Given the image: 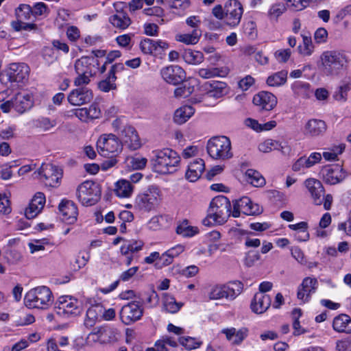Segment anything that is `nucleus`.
Segmentation results:
<instances>
[{
	"instance_id": "1",
	"label": "nucleus",
	"mask_w": 351,
	"mask_h": 351,
	"mask_svg": "<svg viewBox=\"0 0 351 351\" xmlns=\"http://www.w3.org/2000/svg\"><path fill=\"white\" fill-rule=\"evenodd\" d=\"M180 162L178 153L169 148L152 152L151 163L155 172L160 174L172 173L177 170Z\"/></svg>"
},
{
	"instance_id": "2",
	"label": "nucleus",
	"mask_w": 351,
	"mask_h": 351,
	"mask_svg": "<svg viewBox=\"0 0 351 351\" xmlns=\"http://www.w3.org/2000/svg\"><path fill=\"white\" fill-rule=\"evenodd\" d=\"M231 215V204L223 195H219L212 199L207 210L206 217L202 220L205 226L223 224Z\"/></svg>"
},
{
	"instance_id": "3",
	"label": "nucleus",
	"mask_w": 351,
	"mask_h": 351,
	"mask_svg": "<svg viewBox=\"0 0 351 351\" xmlns=\"http://www.w3.org/2000/svg\"><path fill=\"white\" fill-rule=\"evenodd\" d=\"M99 62L94 57L82 56L77 59L74 64L77 76L73 80L75 86L88 85L90 78L93 77L97 71Z\"/></svg>"
},
{
	"instance_id": "4",
	"label": "nucleus",
	"mask_w": 351,
	"mask_h": 351,
	"mask_svg": "<svg viewBox=\"0 0 351 351\" xmlns=\"http://www.w3.org/2000/svg\"><path fill=\"white\" fill-rule=\"evenodd\" d=\"M53 301L52 292L46 286H39L30 289L24 298L25 306L29 308L46 309Z\"/></svg>"
},
{
	"instance_id": "5",
	"label": "nucleus",
	"mask_w": 351,
	"mask_h": 351,
	"mask_svg": "<svg viewBox=\"0 0 351 351\" xmlns=\"http://www.w3.org/2000/svg\"><path fill=\"white\" fill-rule=\"evenodd\" d=\"M322 71L326 75H337L348 62V57L341 51H326L320 56Z\"/></svg>"
},
{
	"instance_id": "6",
	"label": "nucleus",
	"mask_w": 351,
	"mask_h": 351,
	"mask_svg": "<svg viewBox=\"0 0 351 351\" xmlns=\"http://www.w3.org/2000/svg\"><path fill=\"white\" fill-rule=\"evenodd\" d=\"M159 202L160 190L158 186L152 185L136 195L134 208L139 212L149 213L154 210Z\"/></svg>"
},
{
	"instance_id": "7",
	"label": "nucleus",
	"mask_w": 351,
	"mask_h": 351,
	"mask_svg": "<svg viewBox=\"0 0 351 351\" xmlns=\"http://www.w3.org/2000/svg\"><path fill=\"white\" fill-rule=\"evenodd\" d=\"M206 148L209 156L215 160H225L233 156L230 140L225 136L211 138L208 141Z\"/></svg>"
},
{
	"instance_id": "8",
	"label": "nucleus",
	"mask_w": 351,
	"mask_h": 351,
	"mask_svg": "<svg viewBox=\"0 0 351 351\" xmlns=\"http://www.w3.org/2000/svg\"><path fill=\"white\" fill-rule=\"evenodd\" d=\"M77 197L84 206L94 205L100 199L101 188L96 182L85 181L78 186Z\"/></svg>"
},
{
	"instance_id": "9",
	"label": "nucleus",
	"mask_w": 351,
	"mask_h": 351,
	"mask_svg": "<svg viewBox=\"0 0 351 351\" xmlns=\"http://www.w3.org/2000/svg\"><path fill=\"white\" fill-rule=\"evenodd\" d=\"M35 173L47 186L57 187L62 177V170L58 167L47 163L43 164Z\"/></svg>"
},
{
	"instance_id": "10",
	"label": "nucleus",
	"mask_w": 351,
	"mask_h": 351,
	"mask_svg": "<svg viewBox=\"0 0 351 351\" xmlns=\"http://www.w3.org/2000/svg\"><path fill=\"white\" fill-rule=\"evenodd\" d=\"M15 13L16 20L11 22V26L15 31H36L38 29L36 24L25 22V21L30 20L32 16H33L32 9L30 5L21 4L16 9Z\"/></svg>"
},
{
	"instance_id": "11",
	"label": "nucleus",
	"mask_w": 351,
	"mask_h": 351,
	"mask_svg": "<svg viewBox=\"0 0 351 351\" xmlns=\"http://www.w3.org/2000/svg\"><path fill=\"white\" fill-rule=\"evenodd\" d=\"M99 154L104 157H110V154H117L122 150V144L118 137L113 134L101 136L97 143Z\"/></svg>"
},
{
	"instance_id": "12",
	"label": "nucleus",
	"mask_w": 351,
	"mask_h": 351,
	"mask_svg": "<svg viewBox=\"0 0 351 351\" xmlns=\"http://www.w3.org/2000/svg\"><path fill=\"white\" fill-rule=\"evenodd\" d=\"M243 13V8L239 1L228 0L225 3L224 23L230 27L238 26Z\"/></svg>"
},
{
	"instance_id": "13",
	"label": "nucleus",
	"mask_w": 351,
	"mask_h": 351,
	"mask_svg": "<svg viewBox=\"0 0 351 351\" xmlns=\"http://www.w3.org/2000/svg\"><path fill=\"white\" fill-rule=\"evenodd\" d=\"M143 315V308L141 302L132 301L124 305L120 311L121 322L125 325H130L139 320Z\"/></svg>"
},
{
	"instance_id": "14",
	"label": "nucleus",
	"mask_w": 351,
	"mask_h": 351,
	"mask_svg": "<svg viewBox=\"0 0 351 351\" xmlns=\"http://www.w3.org/2000/svg\"><path fill=\"white\" fill-rule=\"evenodd\" d=\"M263 212V208L257 204H254L248 197H243L233 204L232 215L238 217L242 213L247 215H257Z\"/></svg>"
},
{
	"instance_id": "15",
	"label": "nucleus",
	"mask_w": 351,
	"mask_h": 351,
	"mask_svg": "<svg viewBox=\"0 0 351 351\" xmlns=\"http://www.w3.org/2000/svg\"><path fill=\"white\" fill-rule=\"evenodd\" d=\"M86 85L77 86L67 96L69 103L72 106H82L90 103L93 99V90Z\"/></svg>"
},
{
	"instance_id": "16",
	"label": "nucleus",
	"mask_w": 351,
	"mask_h": 351,
	"mask_svg": "<svg viewBox=\"0 0 351 351\" xmlns=\"http://www.w3.org/2000/svg\"><path fill=\"white\" fill-rule=\"evenodd\" d=\"M321 173L324 182L330 185L341 182L347 176L343 169L338 165L324 167L322 169Z\"/></svg>"
},
{
	"instance_id": "17",
	"label": "nucleus",
	"mask_w": 351,
	"mask_h": 351,
	"mask_svg": "<svg viewBox=\"0 0 351 351\" xmlns=\"http://www.w3.org/2000/svg\"><path fill=\"white\" fill-rule=\"evenodd\" d=\"M317 278L306 277L298 287L297 298L303 303L308 302L312 294L315 293L318 288Z\"/></svg>"
},
{
	"instance_id": "18",
	"label": "nucleus",
	"mask_w": 351,
	"mask_h": 351,
	"mask_svg": "<svg viewBox=\"0 0 351 351\" xmlns=\"http://www.w3.org/2000/svg\"><path fill=\"white\" fill-rule=\"evenodd\" d=\"M160 74L165 82L173 85L183 82L186 78L185 71L178 65H171L162 69Z\"/></svg>"
},
{
	"instance_id": "19",
	"label": "nucleus",
	"mask_w": 351,
	"mask_h": 351,
	"mask_svg": "<svg viewBox=\"0 0 351 351\" xmlns=\"http://www.w3.org/2000/svg\"><path fill=\"white\" fill-rule=\"evenodd\" d=\"M124 69V65L122 63H116L112 65L108 71V76L98 83V88L104 93L117 89L115 84L117 80L116 73L123 71Z\"/></svg>"
},
{
	"instance_id": "20",
	"label": "nucleus",
	"mask_w": 351,
	"mask_h": 351,
	"mask_svg": "<svg viewBox=\"0 0 351 351\" xmlns=\"http://www.w3.org/2000/svg\"><path fill=\"white\" fill-rule=\"evenodd\" d=\"M29 68L25 63H12L7 71L9 81L16 83H23L27 80Z\"/></svg>"
},
{
	"instance_id": "21",
	"label": "nucleus",
	"mask_w": 351,
	"mask_h": 351,
	"mask_svg": "<svg viewBox=\"0 0 351 351\" xmlns=\"http://www.w3.org/2000/svg\"><path fill=\"white\" fill-rule=\"evenodd\" d=\"M119 137L130 149L136 150L141 147L140 138L135 128L130 125L122 129Z\"/></svg>"
},
{
	"instance_id": "22",
	"label": "nucleus",
	"mask_w": 351,
	"mask_h": 351,
	"mask_svg": "<svg viewBox=\"0 0 351 351\" xmlns=\"http://www.w3.org/2000/svg\"><path fill=\"white\" fill-rule=\"evenodd\" d=\"M304 184L313 199V203L316 205H321L323 203L324 188L322 182L315 178L306 179Z\"/></svg>"
},
{
	"instance_id": "23",
	"label": "nucleus",
	"mask_w": 351,
	"mask_h": 351,
	"mask_svg": "<svg viewBox=\"0 0 351 351\" xmlns=\"http://www.w3.org/2000/svg\"><path fill=\"white\" fill-rule=\"evenodd\" d=\"M59 210L62 215V220L67 223H74L78 215L76 204L71 200L64 199L59 204Z\"/></svg>"
},
{
	"instance_id": "24",
	"label": "nucleus",
	"mask_w": 351,
	"mask_h": 351,
	"mask_svg": "<svg viewBox=\"0 0 351 351\" xmlns=\"http://www.w3.org/2000/svg\"><path fill=\"white\" fill-rule=\"evenodd\" d=\"M327 125L325 121L317 119H309L304 127V134L309 137L323 136L326 132Z\"/></svg>"
},
{
	"instance_id": "25",
	"label": "nucleus",
	"mask_w": 351,
	"mask_h": 351,
	"mask_svg": "<svg viewBox=\"0 0 351 351\" xmlns=\"http://www.w3.org/2000/svg\"><path fill=\"white\" fill-rule=\"evenodd\" d=\"M253 103L263 110H271L276 106L277 99L269 92L261 91L254 96Z\"/></svg>"
},
{
	"instance_id": "26",
	"label": "nucleus",
	"mask_w": 351,
	"mask_h": 351,
	"mask_svg": "<svg viewBox=\"0 0 351 351\" xmlns=\"http://www.w3.org/2000/svg\"><path fill=\"white\" fill-rule=\"evenodd\" d=\"M271 302L269 295L263 293H256L250 304L252 311L257 314L265 313L270 306Z\"/></svg>"
},
{
	"instance_id": "27",
	"label": "nucleus",
	"mask_w": 351,
	"mask_h": 351,
	"mask_svg": "<svg viewBox=\"0 0 351 351\" xmlns=\"http://www.w3.org/2000/svg\"><path fill=\"white\" fill-rule=\"evenodd\" d=\"M221 333L225 335L226 339L231 341L232 344L240 345L248 336L249 330L245 327H242L239 330L231 327L222 329Z\"/></svg>"
},
{
	"instance_id": "28",
	"label": "nucleus",
	"mask_w": 351,
	"mask_h": 351,
	"mask_svg": "<svg viewBox=\"0 0 351 351\" xmlns=\"http://www.w3.org/2000/svg\"><path fill=\"white\" fill-rule=\"evenodd\" d=\"M12 108L19 114H23L33 106L32 97L29 94L17 93L12 99Z\"/></svg>"
},
{
	"instance_id": "29",
	"label": "nucleus",
	"mask_w": 351,
	"mask_h": 351,
	"mask_svg": "<svg viewBox=\"0 0 351 351\" xmlns=\"http://www.w3.org/2000/svg\"><path fill=\"white\" fill-rule=\"evenodd\" d=\"M204 169V161L201 158H196L188 165L185 178L189 182H195L200 178Z\"/></svg>"
},
{
	"instance_id": "30",
	"label": "nucleus",
	"mask_w": 351,
	"mask_h": 351,
	"mask_svg": "<svg viewBox=\"0 0 351 351\" xmlns=\"http://www.w3.org/2000/svg\"><path fill=\"white\" fill-rule=\"evenodd\" d=\"M59 308L62 309L63 313L67 315L75 316L81 313L77 300L70 296H64L60 298Z\"/></svg>"
},
{
	"instance_id": "31",
	"label": "nucleus",
	"mask_w": 351,
	"mask_h": 351,
	"mask_svg": "<svg viewBox=\"0 0 351 351\" xmlns=\"http://www.w3.org/2000/svg\"><path fill=\"white\" fill-rule=\"evenodd\" d=\"M332 328L337 332L351 333V318L346 314L336 316L332 321Z\"/></svg>"
},
{
	"instance_id": "32",
	"label": "nucleus",
	"mask_w": 351,
	"mask_h": 351,
	"mask_svg": "<svg viewBox=\"0 0 351 351\" xmlns=\"http://www.w3.org/2000/svg\"><path fill=\"white\" fill-rule=\"evenodd\" d=\"M207 95L216 99L220 98L227 93V84L219 81L208 82L205 84Z\"/></svg>"
},
{
	"instance_id": "33",
	"label": "nucleus",
	"mask_w": 351,
	"mask_h": 351,
	"mask_svg": "<svg viewBox=\"0 0 351 351\" xmlns=\"http://www.w3.org/2000/svg\"><path fill=\"white\" fill-rule=\"evenodd\" d=\"M109 21L114 27L119 29H125L131 24L130 17L122 10H117L116 13L109 18Z\"/></svg>"
},
{
	"instance_id": "34",
	"label": "nucleus",
	"mask_w": 351,
	"mask_h": 351,
	"mask_svg": "<svg viewBox=\"0 0 351 351\" xmlns=\"http://www.w3.org/2000/svg\"><path fill=\"white\" fill-rule=\"evenodd\" d=\"M103 313V306L100 304H95L89 307L86 311L84 319V325L87 328L93 327L99 315Z\"/></svg>"
},
{
	"instance_id": "35",
	"label": "nucleus",
	"mask_w": 351,
	"mask_h": 351,
	"mask_svg": "<svg viewBox=\"0 0 351 351\" xmlns=\"http://www.w3.org/2000/svg\"><path fill=\"white\" fill-rule=\"evenodd\" d=\"M195 109L191 106H184L177 109L174 112L173 121L177 124L181 125L188 121L194 114Z\"/></svg>"
},
{
	"instance_id": "36",
	"label": "nucleus",
	"mask_w": 351,
	"mask_h": 351,
	"mask_svg": "<svg viewBox=\"0 0 351 351\" xmlns=\"http://www.w3.org/2000/svg\"><path fill=\"white\" fill-rule=\"evenodd\" d=\"M134 190V186L131 182L126 180H120L116 183L114 192L120 197H130Z\"/></svg>"
},
{
	"instance_id": "37",
	"label": "nucleus",
	"mask_w": 351,
	"mask_h": 351,
	"mask_svg": "<svg viewBox=\"0 0 351 351\" xmlns=\"http://www.w3.org/2000/svg\"><path fill=\"white\" fill-rule=\"evenodd\" d=\"M223 285L227 299L230 300L235 299L241 294L243 289V285L240 281H232Z\"/></svg>"
},
{
	"instance_id": "38",
	"label": "nucleus",
	"mask_w": 351,
	"mask_h": 351,
	"mask_svg": "<svg viewBox=\"0 0 351 351\" xmlns=\"http://www.w3.org/2000/svg\"><path fill=\"white\" fill-rule=\"evenodd\" d=\"M184 304L182 302H176L174 297L168 294H163V306L167 313H176L182 307Z\"/></svg>"
},
{
	"instance_id": "39",
	"label": "nucleus",
	"mask_w": 351,
	"mask_h": 351,
	"mask_svg": "<svg viewBox=\"0 0 351 351\" xmlns=\"http://www.w3.org/2000/svg\"><path fill=\"white\" fill-rule=\"evenodd\" d=\"M182 59L188 64H197L204 60V55L199 51L186 49L182 54Z\"/></svg>"
},
{
	"instance_id": "40",
	"label": "nucleus",
	"mask_w": 351,
	"mask_h": 351,
	"mask_svg": "<svg viewBox=\"0 0 351 351\" xmlns=\"http://www.w3.org/2000/svg\"><path fill=\"white\" fill-rule=\"evenodd\" d=\"M228 73L226 68H206L200 69L198 71L199 75L204 79H208L217 76L224 77Z\"/></svg>"
},
{
	"instance_id": "41",
	"label": "nucleus",
	"mask_w": 351,
	"mask_h": 351,
	"mask_svg": "<svg viewBox=\"0 0 351 351\" xmlns=\"http://www.w3.org/2000/svg\"><path fill=\"white\" fill-rule=\"evenodd\" d=\"M245 180L248 183L251 184L254 186L260 187L263 186L265 184V178L261 175V173L254 169H248L246 171Z\"/></svg>"
},
{
	"instance_id": "42",
	"label": "nucleus",
	"mask_w": 351,
	"mask_h": 351,
	"mask_svg": "<svg viewBox=\"0 0 351 351\" xmlns=\"http://www.w3.org/2000/svg\"><path fill=\"white\" fill-rule=\"evenodd\" d=\"M351 90V78L342 82L337 90L334 93V98L339 101H346L347 100L348 93Z\"/></svg>"
},
{
	"instance_id": "43",
	"label": "nucleus",
	"mask_w": 351,
	"mask_h": 351,
	"mask_svg": "<svg viewBox=\"0 0 351 351\" xmlns=\"http://www.w3.org/2000/svg\"><path fill=\"white\" fill-rule=\"evenodd\" d=\"M288 72L282 70L269 76L267 79V84L270 86H280L287 82Z\"/></svg>"
},
{
	"instance_id": "44",
	"label": "nucleus",
	"mask_w": 351,
	"mask_h": 351,
	"mask_svg": "<svg viewBox=\"0 0 351 351\" xmlns=\"http://www.w3.org/2000/svg\"><path fill=\"white\" fill-rule=\"evenodd\" d=\"M202 36V30L195 29L190 34H184L178 36V40L186 45L197 44Z\"/></svg>"
},
{
	"instance_id": "45",
	"label": "nucleus",
	"mask_w": 351,
	"mask_h": 351,
	"mask_svg": "<svg viewBox=\"0 0 351 351\" xmlns=\"http://www.w3.org/2000/svg\"><path fill=\"white\" fill-rule=\"evenodd\" d=\"M34 125L44 132H47L57 125L56 119H51L46 117H40L33 121Z\"/></svg>"
},
{
	"instance_id": "46",
	"label": "nucleus",
	"mask_w": 351,
	"mask_h": 351,
	"mask_svg": "<svg viewBox=\"0 0 351 351\" xmlns=\"http://www.w3.org/2000/svg\"><path fill=\"white\" fill-rule=\"evenodd\" d=\"M143 242L140 240L127 241L121 247L123 255H128L130 252L134 253L141 250L143 246Z\"/></svg>"
},
{
	"instance_id": "47",
	"label": "nucleus",
	"mask_w": 351,
	"mask_h": 351,
	"mask_svg": "<svg viewBox=\"0 0 351 351\" xmlns=\"http://www.w3.org/2000/svg\"><path fill=\"white\" fill-rule=\"evenodd\" d=\"M291 88L296 95L303 98L308 97L311 93L310 84L307 82L296 81L292 84Z\"/></svg>"
},
{
	"instance_id": "48",
	"label": "nucleus",
	"mask_w": 351,
	"mask_h": 351,
	"mask_svg": "<svg viewBox=\"0 0 351 351\" xmlns=\"http://www.w3.org/2000/svg\"><path fill=\"white\" fill-rule=\"evenodd\" d=\"M198 232V228L189 226L187 220L183 221L176 228V232L184 237H191L197 234Z\"/></svg>"
},
{
	"instance_id": "49",
	"label": "nucleus",
	"mask_w": 351,
	"mask_h": 351,
	"mask_svg": "<svg viewBox=\"0 0 351 351\" xmlns=\"http://www.w3.org/2000/svg\"><path fill=\"white\" fill-rule=\"evenodd\" d=\"M178 342L188 350L197 349L202 344V341L189 336L180 337Z\"/></svg>"
},
{
	"instance_id": "50",
	"label": "nucleus",
	"mask_w": 351,
	"mask_h": 351,
	"mask_svg": "<svg viewBox=\"0 0 351 351\" xmlns=\"http://www.w3.org/2000/svg\"><path fill=\"white\" fill-rule=\"evenodd\" d=\"M194 91V86L189 82H184L182 85L174 90V95L176 97H187Z\"/></svg>"
},
{
	"instance_id": "51",
	"label": "nucleus",
	"mask_w": 351,
	"mask_h": 351,
	"mask_svg": "<svg viewBox=\"0 0 351 351\" xmlns=\"http://www.w3.org/2000/svg\"><path fill=\"white\" fill-rule=\"evenodd\" d=\"M302 315V311L300 308H294L292 311V318H293V335L295 336L300 335L306 332V330L302 328L300 326L299 319Z\"/></svg>"
},
{
	"instance_id": "52",
	"label": "nucleus",
	"mask_w": 351,
	"mask_h": 351,
	"mask_svg": "<svg viewBox=\"0 0 351 351\" xmlns=\"http://www.w3.org/2000/svg\"><path fill=\"white\" fill-rule=\"evenodd\" d=\"M303 46L300 45L298 50L304 56H311L313 51V45L311 36H302Z\"/></svg>"
},
{
	"instance_id": "53",
	"label": "nucleus",
	"mask_w": 351,
	"mask_h": 351,
	"mask_svg": "<svg viewBox=\"0 0 351 351\" xmlns=\"http://www.w3.org/2000/svg\"><path fill=\"white\" fill-rule=\"evenodd\" d=\"M280 146V145L278 141L267 139L259 145L258 149L263 153H268L272 150L278 149Z\"/></svg>"
},
{
	"instance_id": "54",
	"label": "nucleus",
	"mask_w": 351,
	"mask_h": 351,
	"mask_svg": "<svg viewBox=\"0 0 351 351\" xmlns=\"http://www.w3.org/2000/svg\"><path fill=\"white\" fill-rule=\"evenodd\" d=\"M344 149V145H339L334 147L330 152H324L323 153V157L326 160H337L338 155L341 154L343 152Z\"/></svg>"
},
{
	"instance_id": "55",
	"label": "nucleus",
	"mask_w": 351,
	"mask_h": 351,
	"mask_svg": "<svg viewBox=\"0 0 351 351\" xmlns=\"http://www.w3.org/2000/svg\"><path fill=\"white\" fill-rule=\"evenodd\" d=\"M209 298L210 300H219L222 298L227 299L224 285H221L215 286L209 293Z\"/></svg>"
},
{
	"instance_id": "56",
	"label": "nucleus",
	"mask_w": 351,
	"mask_h": 351,
	"mask_svg": "<svg viewBox=\"0 0 351 351\" xmlns=\"http://www.w3.org/2000/svg\"><path fill=\"white\" fill-rule=\"evenodd\" d=\"M286 10V7L282 3H277L271 6L269 10L268 15L271 19H277Z\"/></svg>"
},
{
	"instance_id": "57",
	"label": "nucleus",
	"mask_w": 351,
	"mask_h": 351,
	"mask_svg": "<svg viewBox=\"0 0 351 351\" xmlns=\"http://www.w3.org/2000/svg\"><path fill=\"white\" fill-rule=\"evenodd\" d=\"M140 48L143 53L145 54H152L156 52V46L154 40L146 38L140 43Z\"/></svg>"
},
{
	"instance_id": "58",
	"label": "nucleus",
	"mask_w": 351,
	"mask_h": 351,
	"mask_svg": "<svg viewBox=\"0 0 351 351\" xmlns=\"http://www.w3.org/2000/svg\"><path fill=\"white\" fill-rule=\"evenodd\" d=\"M173 261V259L170 256L169 253L166 251L162 254H159V260L155 263V267L157 269H161L163 267H166L171 264Z\"/></svg>"
},
{
	"instance_id": "59",
	"label": "nucleus",
	"mask_w": 351,
	"mask_h": 351,
	"mask_svg": "<svg viewBox=\"0 0 351 351\" xmlns=\"http://www.w3.org/2000/svg\"><path fill=\"white\" fill-rule=\"evenodd\" d=\"M261 258L257 251L250 250L246 253L244 258V265L248 267L253 266Z\"/></svg>"
},
{
	"instance_id": "60",
	"label": "nucleus",
	"mask_w": 351,
	"mask_h": 351,
	"mask_svg": "<svg viewBox=\"0 0 351 351\" xmlns=\"http://www.w3.org/2000/svg\"><path fill=\"white\" fill-rule=\"evenodd\" d=\"M351 15V5H348L339 10L333 17L332 21L335 24L339 23L345 17Z\"/></svg>"
},
{
	"instance_id": "61",
	"label": "nucleus",
	"mask_w": 351,
	"mask_h": 351,
	"mask_svg": "<svg viewBox=\"0 0 351 351\" xmlns=\"http://www.w3.org/2000/svg\"><path fill=\"white\" fill-rule=\"evenodd\" d=\"M285 1L289 8L295 11L302 10L308 5L306 0H285Z\"/></svg>"
},
{
	"instance_id": "62",
	"label": "nucleus",
	"mask_w": 351,
	"mask_h": 351,
	"mask_svg": "<svg viewBox=\"0 0 351 351\" xmlns=\"http://www.w3.org/2000/svg\"><path fill=\"white\" fill-rule=\"evenodd\" d=\"M32 9V15L34 17L44 15L48 10L47 6L43 2H38L35 3Z\"/></svg>"
},
{
	"instance_id": "63",
	"label": "nucleus",
	"mask_w": 351,
	"mask_h": 351,
	"mask_svg": "<svg viewBox=\"0 0 351 351\" xmlns=\"http://www.w3.org/2000/svg\"><path fill=\"white\" fill-rule=\"evenodd\" d=\"M41 207L33 206L29 203V206L25 209V215L27 219H33L36 217L38 214L41 211Z\"/></svg>"
},
{
	"instance_id": "64",
	"label": "nucleus",
	"mask_w": 351,
	"mask_h": 351,
	"mask_svg": "<svg viewBox=\"0 0 351 351\" xmlns=\"http://www.w3.org/2000/svg\"><path fill=\"white\" fill-rule=\"evenodd\" d=\"M291 256L300 263L305 264L304 255L302 250L298 246L292 247L291 249Z\"/></svg>"
}]
</instances>
